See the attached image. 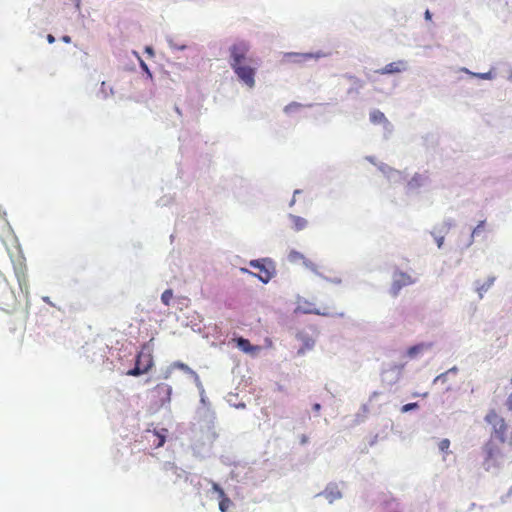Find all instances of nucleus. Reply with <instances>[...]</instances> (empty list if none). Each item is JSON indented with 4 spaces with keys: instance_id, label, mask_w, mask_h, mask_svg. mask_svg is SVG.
I'll return each instance as SVG.
<instances>
[{
    "instance_id": "1",
    "label": "nucleus",
    "mask_w": 512,
    "mask_h": 512,
    "mask_svg": "<svg viewBox=\"0 0 512 512\" xmlns=\"http://www.w3.org/2000/svg\"><path fill=\"white\" fill-rule=\"evenodd\" d=\"M485 421L492 426L490 439L482 447V467L489 472L499 470L506 463V447L512 448V429L507 435L508 425L495 410L487 413Z\"/></svg>"
},
{
    "instance_id": "2",
    "label": "nucleus",
    "mask_w": 512,
    "mask_h": 512,
    "mask_svg": "<svg viewBox=\"0 0 512 512\" xmlns=\"http://www.w3.org/2000/svg\"><path fill=\"white\" fill-rule=\"evenodd\" d=\"M249 45L244 41L234 43L230 47V66L237 77L249 88L255 85V70L252 58H248Z\"/></svg>"
},
{
    "instance_id": "3",
    "label": "nucleus",
    "mask_w": 512,
    "mask_h": 512,
    "mask_svg": "<svg viewBox=\"0 0 512 512\" xmlns=\"http://www.w3.org/2000/svg\"><path fill=\"white\" fill-rule=\"evenodd\" d=\"M153 366V357L150 353L139 352L136 357L135 367L127 372L130 376H139L148 372Z\"/></svg>"
},
{
    "instance_id": "4",
    "label": "nucleus",
    "mask_w": 512,
    "mask_h": 512,
    "mask_svg": "<svg viewBox=\"0 0 512 512\" xmlns=\"http://www.w3.org/2000/svg\"><path fill=\"white\" fill-rule=\"evenodd\" d=\"M415 279L412 278L409 274L397 271L393 275V281L390 288V294L393 297H397L403 287L412 285L415 283Z\"/></svg>"
},
{
    "instance_id": "5",
    "label": "nucleus",
    "mask_w": 512,
    "mask_h": 512,
    "mask_svg": "<svg viewBox=\"0 0 512 512\" xmlns=\"http://www.w3.org/2000/svg\"><path fill=\"white\" fill-rule=\"evenodd\" d=\"M152 393L155 404L163 406L171 401L172 387L166 383H159L153 388Z\"/></svg>"
},
{
    "instance_id": "6",
    "label": "nucleus",
    "mask_w": 512,
    "mask_h": 512,
    "mask_svg": "<svg viewBox=\"0 0 512 512\" xmlns=\"http://www.w3.org/2000/svg\"><path fill=\"white\" fill-rule=\"evenodd\" d=\"M250 266L258 270L256 276L263 283H267L268 281H270L274 274L272 264L270 262L266 263L265 260H253L250 262Z\"/></svg>"
},
{
    "instance_id": "7",
    "label": "nucleus",
    "mask_w": 512,
    "mask_h": 512,
    "mask_svg": "<svg viewBox=\"0 0 512 512\" xmlns=\"http://www.w3.org/2000/svg\"><path fill=\"white\" fill-rule=\"evenodd\" d=\"M408 69V63L405 60H397L391 63H388L384 67L375 70L376 74L380 75H388V74H398L406 71Z\"/></svg>"
},
{
    "instance_id": "8",
    "label": "nucleus",
    "mask_w": 512,
    "mask_h": 512,
    "mask_svg": "<svg viewBox=\"0 0 512 512\" xmlns=\"http://www.w3.org/2000/svg\"><path fill=\"white\" fill-rule=\"evenodd\" d=\"M288 259L292 263L302 262L307 268L313 272H317V266L310 260L306 259L303 254L298 251L292 250L288 255Z\"/></svg>"
},
{
    "instance_id": "9",
    "label": "nucleus",
    "mask_w": 512,
    "mask_h": 512,
    "mask_svg": "<svg viewBox=\"0 0 512 512\" xmlns=\"http://www.w3.org/2000/svg\"><path fill=\"white\" fill-rule=\"evenodd\" d=\"M213 488L215 491L219 493V496L221 497V500L219 502V509L221 512H227L228 508L232 504L231 500L226 497L224 490L217 484L213 485Z\"/></svg>"
},
{
    "instance_id": "10",
    "label": "nucleus",
    "mask_w": 512,
    "mask_h": 512,
    "mask_svg": "<svg viewBox=\"0 0 512 512\" xmlns=\"http://www.w3.org/2000/svg\"><path fill=\"white\" fill-rule=\"evenodd\" d=\"M153 436L155 437V440L153 441V445L156 448L162 447L165 444L166 441V435L168 433V430L166 428H162L160 430H154Z\"/></svg>"
},
{
    "instance_id": "11",
    "label": "nucleus",
    "mask_w": 512,
    "mask_h": 512,
    "mask_svg": "<svg viewBox=\"0 0 512 512\" xmlns=\"http://www.w3.org/2000/svg\"><path fill=\"white\" fill-rule=\"evenodd\" d=\"M344 77L353 83V87L347 91L348 94L358 93L364 85L363 81L354 75L346 74Z\"/></svg>"
},
{
    "instance_id": "12",
    "label": "nucleus",
    "mask_w": 512,
    "mask_h": 512,
    "mask_svg": "<svg viewBox=\"0 0 512 512\" xmlns=\"http://www.w3.org/2000/svg\"><path fill=\"white\" fill-rule=\"evenodd\" d=\"M290 219L293 223V229L295 231H301L307 227V220L296 215H290Z\"/></svg>"
},
{
    "instance_id": "13",
    "label": "nucleus",
    "mask_w": 512,
    "mask_h": 512,
    "mask_svg": "<svg viewBox=\"0 0 512 512\" xmlns=\"http://www.w3.org/2000/svg\"><path fill=\"white\" fill-rule=\"evenodd\" d=\"M286 57L292 62L302 63L305 60L310 59L312 55L308 53H288Z\"/></svg>"
},
{
    "instance_id": "14",
    "label": "nucleus",
    "mask_w": 512,
    "mask_h": 512,
    "mask_svg": "<svg viewBox=\"0 0 512 512\" xmlns=\"http://www.w3.org/2000/svg\"><path fill=\"white\" fill-rule=\"evenodd\" d=\"M370 120L374 124H381V123H387V118L385 117L384 113L380 110H373L370 113Z\"/></svg>"
},
{
    "instance_id": "15",
    "label": "nucleus",
    "mask_w": 512,
    "mask_h": 512,
    "mask_svg": "<svg viewBox=\"0 0 512 512\" xmlns=\"http://www.w3.org/2000/svg\"><path fill=\"white\" fill-rule=\"evenodd\" d=\"M494 280L495 278L491 277L487 279V281H485L484 283H480L479 281L477 282V291L480 297H482L483 292L487 291L492 286Z\"/></svg>"
},
{
    "instance_id": "16",
    "label": "nucleus",
    "mask_w": 512,
    "mask_h": 512,
    "mask_svg": "<svg viewBox=\"0 0 512 512\" xmlns=\"http://www.w3.org/2000/svg\"><path fill=\"white\" fill-rule=\"evenodd\" d=\"M237 345L244 352H251L252 350L255 349L254 347L251 346L249 340L244 339L242 337L237 339Z\"/></svg>"
},
{
    "instance_id": "17",
    "label": "nucleus",
    "mask_w": 512,
    "mask_h": 512,
    "mask_svg": "<svg viewBox=\"0 0 512 512\" xmlns=\"http://www.w3.org/2000/svg\"><path fill=\"white\" fill-rule=\"evenodd\" d=\"M171 368H177V369H180L188 374L197 376L196 373L187 364L180 362V361H176V362L172 363Z\"/></svg>"
},
{
    "instance_id": "18",
    "label": "nucleus",
    "mask_w": 512,
    "mask_h": 512,
    "mask_svg": "<svg viewBox=\"0 0 512 512\" xmlns=\"http://www.w3.org/2000/svg\"><path fill=\"white\" fill-rule=\"evenodd\" d=\"M303 312L307 313V314H317V315H323V316L330 315V313L327 311H321V310H319L317 308H313L311 306H306L305 308H303Z\"/></svg>"
},
{
    "instance_id": "19",
    "label": "nucleus",
    "mask_w": 512,
    "mask_h": 512,
    "mask_svg": "<svg viewBox=\"0 0 512 512\" xmlns=\"http://www.w3.org/2000/svg\"><path fill=\"white\" fill-rule=\"evenodd\" d=\"M423 349H424V344L414 345V346L410 347V348L407 350V355H408L410 358H413V357H415L418 353H420Z\"/></svg>"
},
{
    "instance_id": "20",
    "label": "nucleus",
    "mask_w": 512,
    "mask_h": 512,
    "mask_svg": "<svg viewBox=\"0 0 512 512\" xmlns=\"http://www.w3.org/2000/svg\"><path fill=\"white\" fill-rule=\"evenodd\" d=\"M173 298V291L171 289L165 290L161 295V301L164 305L169 306L170 301Z\"/></svg>"
},
{
    "instance_id": "21",
    "label": "nucleus",
    "mask_w": 512,
    "mask_h": 512,
    "mask_svg": "<svg viewBox=\"0 0 512 512\" xmlns=\"http://www.w3.org/2000/svg\"><path fill=\"white\" fill-rule=\"evenodd\" d=\"M438 447L440 449V451L442 452H447L449 447H450V441L449 439H442L439 444H438Z\"/></svg>"
},
{
    "instance_id": "22",
    "label": "nucleus",
    "mask_w": 512,
    "mask_h": 512,
    "mask_svg": "<svg viewBox=\"0 0 512 512\" xmlns=\"http://www.w3.org/2000/svg\"><path fill=\"white\" fill-rule=\"evenodd\" d=\"M449 372H454V373H456V372H457V368H455V367H454V368H451V369H450V370H448L447 372H445V373H442V374L438 375V376L435 378L434 382H438V381H442V382H444V381L446 380V376H447V374H448Z\"/></svg>"
},
{
    "instance_id": "23",
    "label": "nucleus",
    "mask_w": 512,
    "mask_h": 512,
    "mask_svg": "<svg viewBox=\"0 0 512 512\" xmlns=\"http://www.w3.org/2000/svg\"><path fill=\"white\" fill-rule=\"evenodd\" d=\"M418 407L417 403H408L402 406L401 411L403 413L408 412L410 410L416 409Z\"/></svg>"
},
{
    "instance_id": "24",
    "label": "nucleus",
    "mask_w": 512,
    "mask_h": 512,
    "mask_svg": "<svg viewBox=\"0 0 512 512\" xmlns=\"http://www.w3.org/2000/svg\"><path fill=\"white\" fill-rule=\"evenodd\" d=\"M302 105L300 103H297V102H292L290 104H288L285 108H284V111L285 112H290L292 109H297V108H300Z\"/></svg>"
},
{
    "instance_id": "25",
    "label": "nucleus",
    "mask_w": 512,
    "mask_h": 512,
    "mask_svg": "<svg viewBox=\"0 0 512 512\" xmlns=\"http://www.w3.org/2000/svg\"><path fill=\"white\" fill-rule=\"evenodd\" d=\"M140 66L146 72L147 76L149 78H152V73L150 72L147 64L143 60H140Z\"/></svg>"
},
{
    "instance_id": "26",
    "label": "nucleus",
    "mask_w": 512,
    "mask_h": 512,
    "mask_svg": "<svg viewBox=\"0 0 512 512\" xmlns=\"http://www.w3.org/2000/svg\"><path fill=\"white\" fill-rule=\"evenodd\" d=\"M484 223L485 221H481L473 230L472 232V236L476 235L477 233H479L483 228H484Z\"/></svg>"
},
{
    "instance_id": "27",
    "label": "nucleus",
    "mask_w": 512,
    "mask_h": 512,
    "mask_svg": "<svg viewBox=\"0 0 512 512\" xmlns=\"http://www.w3.org/2000/svg\"><path fill=\"white\" fill-rule=\"evenodd\" d=\"M506 404L508 409L512 411V393L508 396Z\"/></svg>"
},
{
    "instance_id": "28",
    "label": "nucleus",
    "mask_w": 512,
    "mask_h": 512,
    "mask_svg": "<svg viewBox=\"0 0 512 512\" xmlns=\"http://www.w3.org/2000/svg\"><path fill=\"white\" fill-rule=\"evenodd\" d=\"M145 52H146L149 56H151V57H153V56H154V50H153V48H152V47H150V46H147V47L145 48Z\"/></svg>"
},
{
    "instance_id": "29",
    "label": "nucleus",
    "mask_w": 512,
    "mask_h": 512,
    "mask_svg": "<svg viewBox=\"0 0 512 512\" xmlns=\"http://www.w3.org/2000/svg\"><path fill=\"white\" fill-rule=\"evenodd\" d=\"M424 17L427 21H430L432 19V14L429 10H426L424 13Z\"/></svg>"
},
{
    "instance_id": "30",
    "label": "nucleus",
    "mask_w": 512,
    "mask_h": 512,
    "mask_svg": "<svg viewBox=\"0 0 512 512\" xmlns=\"http://www.w3.org/2000/svg\"><path fill=\"white\" fill-rule=\"evenodd\" d=\"M47 40H48L49 43H54L55 42V37L53 35L49 34L47 36Z\"/></svg>"
},
{
    "instance_id": "31",
    "label": "nucleus",
    "mask_w": 512,
    "mask_h": 512,
    "mask_svg": "<svg viewBox=\"0 0 512 512\" xmlns=\"http://www.w3.org/2000/svg\"><path fill=\"white\" fill-rule=\"evenodd\" d=\"M63 41L69 43L71 41V38L69 36H64Z\"/></svg>"
},
{
    "instance_id": "32",
    "label": "nucleus",
    "mask_w": 512,
    "mask_h": 512,
    "mask_svg": "<svg viewBox=\"0 0 512 512\" xmlns=\"http://www.w3.org/2000/svg\"><path fill=\"white\" fill-rule=\"evenodd\" d=\"M314 409H315V410H319V409H320V405H319V404H315V405H314Z\"/></svg>"
},
{
    "instance_id": "33",
    "label": "nucleus",
    "mask_w": 512,
    "mask_h": 512,
    "mask_svg": "<svg viewBox=\"0 0 512 512\" xmlns=\"http://www.w3.org/2000/svg\"><path fill=\"white\" fill-rule=\"evenodd\" d=\"M144 365H145V359L142 358V366H144Z\"/></svg>"
}]
</instances>
